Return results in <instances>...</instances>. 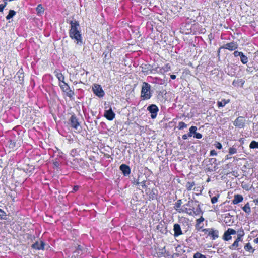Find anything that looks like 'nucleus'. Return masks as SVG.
I'll use <instances>...</instances> for the list:
<instances>
[{
	"label": "nucleus",
	"mask_w": 258,
	"mask_h": 258,
	"mask_svg": "<svg viewBox=\"0 0 258 258\" xmlns=\"http://www.w3.org/2000/svg\"><path fill=\"white\" fill-rule=\"evenodd\" d=\"M34 169V168L32 165H30L28 163L23 164L20 165V167H17L13 169L12 177L16 182H21L23 181L27 177V175Z\"/></svg>",
	"instance_id": "nucleus-1"
},
{
	"label": "nucleus",
	"mask_w": 258,
	"mask_h": 258,
	"mask_svg": "<svg viewBox=\"0 0 258 258\" xmlns=\"http://www.w3.org/2000/svg\"><path fill=\"white\" fill-rule=\"evenodd\" d=\"M71 29L70 31V37L72 39H74L76 41L77 43H79V42L81 43V36L77 30L76 26L78 25L76 22H71Z\"/></svg>",
	"instance_id": "nucleus-2"
},
{
	"label": "nucleus",
	"mask_w": 258,
	"mask_h": 258,
	"mask_svg": "<svg viewBox=\"0 0 258 258\" xmlns=\"http://www.w3.org/2000/svg\"><path fill=\"white\" fill-rule=\"evenodd\" d=\"M141 97L144 99H148L151 97L150 85L146 82H143V83Z\"/></svg>",
	"instance_id": "nucleus-3"
},
{
	"label": "nucleus",
	"mask_w": 258,
	"mask_h": 258,
	"mask_svg": "<svg viewBox=\"0 0 258 258\" xmlns=\"http://www.w3.org/2000/svg\"><path fill=\"white\" fill-rule=\"evenodd\" d=\"M94 93L98 97L103 96L104 93L101 86L98 84H94L92 87Z\"/></svg>",
	"instance_id": "nucleus-4"
},
{
	"label": "nucleus",
	"mask_w": 258,
	"mask_h": 258,
	"mask_svg": "<svg viewBox=\"0 0 258 258\" xmlns=\"http://www.w3.org/2000/svg\"><path fill=\"white\" fill-rule=\"evenodd\" d=\"M21 140H19L16 142L11 141L9 145V148L10 149L9 152L14 151L16 150L19 147L21 146Z\"/></svg>",
	"instance_id": "nucleus-5"
},
{
	"label": "nucleus",
	"mask_w": 258,
	"mask_h": 258,
	"mask_svg": "<svg viewBox=\"0 0 258 258\" xmlns=\"http://www.w3.org/2000/svg\"><path fill=\"white\" fill-rule=\"evenodd\" d=\"M245 119L242 116L238 117L234 122L235 126L239 128H243L244 126Z\"/></svg>",
	"instance_id": "nucleus-6"
},
{
	"label": "nucleus",
	"mask_w": 258,
	"mask_h": 258,
	"mask_svg": "<svg viewBox=\"0 0 258 258\" xmlns=\"http://www.w3.org/2000/svg\"><path fill=\"white\" fill-rule=\"evenodd\" d=\"M238 47V44L236 42H231L230 43H228L225 45L221 47L220 49H227L229 50H234Z\"/></svg>",
	"instance_id": "nucleus-7"
},
{
	"label": "nucleus",
	"mask_w": 258,
	"mask_h": 258,
	"mask_svg": "<svg viewBox=\"0 0 258 258\" xmlns=\"http://www.w3.org/2000/svg\"><path fill=\"white\" fill-rule=\"evenodd\" d=\"M70 120L71 125L73 128L76 130H79L81 128L80 124L75 116L72 115Z\"/></svg>",
	"instance_id": "nucleus-8"
},
{
	"label": "nucleus",
	"mask_w": 258,
	"mask_h": 258,
	"mask_svg": "<svg viewBox=\"0 0 258 258\" xmlns=\"http://www.w3.org/2000/svg\"><path fill=\"white\" fill-rule=\"evenodd\" d=\"M45 244L44 242L41 241L40 242L38 241H36L35 243H34L33 244H32V247L35 249H45Z\"/></svg>",
	"instance_id": "nucleus-9"
},
{
	"label": "nucleus",
	"mask_w": 258,
	"mask_h": 258,
	"mask_svg": "<svg viewBox=\"0 0 258 258\" xmlns=\"http://www.w3.org/2000/svg\"><path fill=\"white\" fill-rule=\"evenodd\" d=\"M15 78L16 82L21 84L23 82L24 79V74L22 71H18L16 76H15Z\"/></svg>",
	"instance_id": "nucleus-10"
},
{
	"label": "nucleus",
	"mask_w": 258,
	"mask_h": 258,
	"mask_svg": "<svg viewBox=\"0 0 258 258\" xmlns=\"http://www.w3.org/2000/svg\"><path fill=\"white\" fill-rule=\"evenodd\" d=\"M104 116L108 120H112L115 117V114L111 109L105 111Z\"/></svg>",
	"instance_id": "nucleus-11"
},
{
	"label": "nucleus",
	"mask_w": 258,
	"mask_h": 258,
	"mask_svg": "<svg viewBox=\"0 0 258 258\" xmlns=\"http://www.w3.org/2000/svg\"><path fill=\"white\" fill-rule=\"evenodd\" d=\"M120 169L125 176L128 175L130 173V168L129 166L126 165L122 164L120 166Z\"/></svg>",
	"instance_id": "nucleus-12"
},
{
	"label": "nucleus",
	"mask_w": 258,
	"mask_h": 258,
	"mask_svg": "<svg viewBox=\"0 0 258 258\" xmlns=\"http://www.w3.org/2000/svg\"><path fill=\"white\" fill-rule=\"evenodd\" d=\"M174 236L176 237L182 234V231L180 228V226L179 224H175L174 225Z\"/></svg>",
	"instance_id": "nucleus-13"
},
{
	"label": "nucleus",
	"mask_w": 258,
	"mask_h": 258,
	"mask_svg": "<svg viewBox=\"0 0 258 258\" xmlns=\"http://www.w3.org/2000/svg\"><path fill=\"white\" fill-rule=\"evenodd\" d=\"M243 198L241 195H235L232 201L234 204H237L242 201Z\"/></svg>",
	"instance_id": "nucleus-14"
},
{
	"label": "nucleus",
	"mask_w": 258,
	"mask_h": 258,
	"mask_svg": "<svg viewBox=\"0 0 258 258\" xmlns=\"http://www.w3.org/2000/svg\"><path fill=\"white\" fill-rule=\"evenodd\" d=\"M148 110L152 113H156L158 108L155 105H151L148 107Z\"/></svg>",
	"instance_id": "nucleus-15"
},
{
	"label": "nucleus",
	"mask_w": 258,
	"mask_h": 258,
	"mask_svg": "<svg viewBox=\"0 0 258 258\" xmlns=\"http://www.w3.org/2000/svg\"><path fill=\"white\" fill-rule=\"evenodd\" d=\"M131 203L132 205V208L134 210H137L138 206H139L141 205V202L140 201H139L137 203V201L133 199V200H132L131 201Z\"/></svg>",
	"instance_id": "nucleus-16"
},
{
	"label": "nucleus",
	"mask_w": 258,
	"mask_h": 258,
	"mask_svg": "<svg viewBox=\"0 0 258 258\" xmlns=\"http://www.w3.org/2000/svg\"><path fill=\"white\" fill-rule=\"evenodd\" d=\"M242 210L247 214H249L251 212V209L249 203H247L242 207Z\"/></svg>",
	"instance_id": "nucleus-17"
},
{
	"label": "nucleus",
	"mask_w": 258,
	"mask_h": 258,
	"mask_svg": "<svg viewBox=\"0 0 258 258\" xmlns=\"http://www.w3.org/2000/svg\"><path fill=\"white\" fill-rule=\"evenodd\" d=\"M230 102V100H225L223 99L221 101H218L217 104L219 107H223L226 104Z\"/></svg>",
	"instance_id": "nucleus-18"
},
{
	"label": "nucleus",
	"mask_w": 258,
	"mask_h": 258,
	"mask_svg": "<svg viewBox=\"0 0 258 258\" xmlns=\"http://www.w3.org/2000/svg\"><path fill=\"white\" fill-rule=\"evenodd\" d=\"M196 130H197L196 126H192L191 127H190V128H189V133L188 134V136L191 137L192 136V134H195V133H196Z\"/></svg>",
	"instance_id": "nucleus-19"
},
{
	"label": "nucleus",
	"mask_w": 258,
	"mask_h": 258,
	"mask_svg": "<svg viewBox=\"0 0 258 258\" xmlns=\"http://www.w3.org/2000/svg\"><path fill=\"white\" fill-rule=\"evenodd\" d=\"M230 234L228 233L227 230L225 232L224 235H223V239L226 241H228L230 239H231V236H230Z\"/></svg>",
	"instance_id": "nucleus-20"
},
{
	"label": "nucleus",
	"mask_w": 258,
	"mask_h": 258,
	"mask_svg": "<svg viewBox=\"0 0 258 258\" xmlns=\"http://www.w3.org/2000/svg\"><path fill=\"white\" fill-rule=\"evenodd\" d=\"M240 58H241V61L243 64H246L248 62V58L243 54L242 53V54L240 55Z\"/></svg>",
	"instance_id": "nucleus-21"
},
{
	"label": "nucleus",
	"mask_w": 258,
	"mask_h": 258,
	"mask_svg": "<svg viewBox=\"0 0 258 258\" xmlns=\"http://www.w3.org/2000/svg\"><path fill=\"white\" fill-rule=\"evenodd\" d=\"M80 165L84 169H87L89 167V165L87 162H85L84 161L82 160H80Z\"/></svg>",
	"instance_id": "nucleus-22"
},
{
	"label": "nucleus",
	"mask_w": 258,
	"mask_h": 258,
	"mask_svg": "<svg viewBox=\"0 0 258 258\" xmlns=\"http://www.w3.org/2000/svg\"><path fill=\"white\" fill-rule=\"evenodd\" d=\"M16 14V12L14 10H10L9 14L6 16V19L9 20L12 18Z\"/></svg>",
	"instance_id": "nucleus-23"
},
{
	"label": "nucleus",
	"mask_w": 258,
	"mask_h": 258,
	"mask_svg": "<svg viewBox=\"0 0 258 258\" xmlns=\"http://www.w3.org/2000/svg\"><path fill=\"white\" fill-rule=\"evenodd\" d=\"M249 147L252 149L258 148V142H257L255 141H252L250 144Z\"/></svg>",
	"instance_id": "nucleus-24"
},
{
	"label": "nucleus",
	"mask_w": 258,
	"mask_h": 258,
	"mask_svg": "<svg viewBox=\"0 0 258 258\" xmlns=\"http://www.w3.org/2000/svg\"><path fill=\"white\" fill-rule=\"evenodd\" d=\"M82 253L80 252V251H79V250H75L73 252V255L71 256V258H78L79 255H80Z\"/></svg>",
	"instance_id": "nucleus-25"
},
{
	"label": "nucleus",
	"mask_w": 258,
	"mask_h": 258,
	"mask_svg": "<svg viewBox=\"0 0 258 258\" xmlns=\"http://www.w3.org/2000/svg\"><path fill=\"white\" fill-rule=\"evenodd\" d=\"M244 249L247 251H250V250H252V251L251 252H253L254 251V250L252 249V246H251L249 243H247L245 245Z\"/></svg>",
	"instance_id": "nucleus-26"
},
{
	"label": "nucleus",
	"mask_w": 258,
	"mask_h": 258,
	"mask_svg": "<svg viewBox=\"0 0 258 258\" xmlns=\"http://www.w3.org/2000/svg\"><path fill=\"white\" fill-rule=\"evenodd\" d=\"M209 234L213 236V239H215V238H217L218 237V231H214V230H211L209 232Z\"/></svg>",
	"instance_id": "nucleus-27"
},
{
	"label": "nucleus",
	"mask_w": 258,
	"mask_h": 258,
	"mask_svg": "<svg viewBox=\"0 0 258 258\" xmlns=\"http://www.w3.org/2000/svg\"><path fill=\"white\" fill-rule=\"evenodd\" d=\"M195 185L194 182H188L187 183L186 187L188 190H192L193 186Z\"/></svg>",
	"instance_id": "nucleus-28"
},
{
	"label": "nucleus",
	"mask_w": 258,
	"mask_h": 258,
	"mask_svg": "<svg viewBox=\"0 0 258 258\" xmlns=\"http://www.w3.org/2000/svg\"><path fill=\"white\" fill-rule=\"evenodd\" d=\"M178 126L179 130H183L187 127V125L183 122H180Z\"/></svg>",
	"instance_id": "nucleus-29"
},
{
	"label": "nucleus",
	"mask_w": 258,
	"mask_h": 258,
	"mask_svg": "<svg viewBox=\"0 0 258 258\" xmlns=\"http://www.w3.org/2000/svg\"><path fill=\"white\" fill-rule=\"evenodd\" d=\"M194 258H206V256L201 254L200 253L197 252L194 255Z\"/></svg>",
	"instance_id": "nucleus-30"
},
{
	"label": "nucleus",
	"mask_w": 258,
	"mask_h": 258,
	"mask_svg": "<svg viewBox=\"0 0 258 258\" xmlns=\"http://www.w3.org/2000/svg\"><path fill=\"white\" fill-rule=\"evenodd\" d=\"M238 242H239L235 241L233 244L229 247V248L232 250L235 249L238 246Z\"/></svg>",
	"instance_id": "nucleus-31"
},
{
	"label": "nucleus",
	"mask_w": 258,
	"mask_h": 258,
	"mask_svg": "<svg viewBox=\"0 0 258 258\" xmlns=\"http://www.w3.org/2000/svg\"><path fill=\"white\" fill-rule=\"evenodd\" d=\"M170 69V66L169 64H167L164 67H163L161 70H163V72L168 71Z\"/></svg>",
	"instance_id": "nucleus-32"
},
{
	"label": "nucleus",
	"mask_w": 258,
	"mask_h": 258,
	"mask_svg": "<svg viewBox=\"0 0 258 258\" xmlns=\"http://www.w3.org/2000/svg\"><path fill=\"white\" fill-rule=\"evenodd\" d=\"M56 76L59 81L63 82L64 77L61 73H57Z\"/></svg>",
	"instance_id": "nucleus-33"
},
{
	"label": "nucleus",
	"mask_w": 258,
	"mask_h": 258,
	"mask_svg": "<svg viewBox=\"0 0 258 258\" xmlns=\"http://www.w3.org/2000/svg\"><path fill=\"white\" fill-rule=\"evenodd\" d=\"M193 213L196 215H200L202 213V211L201 210V209L199 207V205H198V208L196 211H193Z\"/></svg>",
	"instance_id": "nucleus-34"
},
{
	"label": "nucleus",
	"mask_w": 258,
	"mask_h": 258,
	"mask_svg": "<svg viewBox=\"0 0 258 258\" xmlns=\"http://www.w3.org/2000/svg\"><path fill=\"white\" fill-rule=\"evenodd\" d=\"M85 250H86V251H87V249L83 248V247L81 245H78L77 246V249L76 250H79V251H80V252L82 253V251Z\"/></svg>",
	"instance_id": "nucleus-35"
},
{
	"label": "nucleus",
	"mask_w": 258,
	"mask_h": 258,
	"mask_svg": "<svg viewBox=\"0 0 258 258\" xmlns=\"http://www.w3.org/2000/svg\"><path fill=\"white\" fill-rule=\"evenodd\" d=\"M7 162L6 161H4L2 158H0V167H3L6 165Z\"/></svg>",
	"instance_id": "nucleus-36"
},
{
	"label": "nucleus",
	"mask_w": 258,
	"mask_h": 258,
	"mask_svg": "<svg viewBox=\"0 0 258 258\" xmlns=\"http://www.w3.org/2000/svg\"><path fill=\"white\" fill-rule=\"evenodd\" d=\"M227 231L230 234V235H234L236 233V232L235 230L231 228H228Z\"/></svg>",
	"instance_id": "nucleus-37"
},
{
	"label": "nucleus",
	"mask_w": 258,
	"mask_h": 258,
	"mask_svg": "<svg viewBox=\"0 0 258 258\" xmlns=\"http://www.w3.org/2000/svg\"><path fill=\"white\" fill-rule=\"evenodd\" d=\"M219 195H218L217 196L213 197L211 199V202H212V203H213V204L216 203L217 202L218 198L219 197Z\"/></svg>",
	"instance_id": "nucleus-38"
},
{
	"label": "nucleus",
	"mask_w": 258,
	"mask_h": 258,
	"mask_svg": "<svg viewBox=\"0 0 258 258\" xmlns=\"http://www.w3.org/2000/svg\"><path fill=\"white\" fill-rule=\"evenodd\" d=\"M236 152V150L233 148H230L229 150V153L230 154L232 155L235 154Z\"/></svg>",
	"instance_id": "nucleus-39"
},
{
	"label": "nucleus",
	"mask_w": 258,
	"mask_h": 258,
	"mask_svg": "<svg viewBox=\"0 0 258 258\" xmlns=\"http://www.w3.org/2000/svg\"><path fill=\"white\" fill-rule=\"evenodd\" d=\"M204 219L203 217H201L199 219H197L196 221L197 224L196 225L197 226L199 225L200 223L204 221Z\"/></svg>",
	"instance_id": "nucleus-40"
},
{
	"label": "nucleus",
	"mask_w": 258,
	"mask_h": 258,
	"mask_svg": "<svg viewBox=\"0 0 258 258\" xmlns=\"http://www.w3.org/2000/svg\"><path fill=\"white\" fill-rule=\"evenodd\" d=\"M37 9L39 12H43L44 11V8L41 5H39L37 8Z\"/></svg>",
	"instance_id": "nucleus-41"
},
{
	"label": "nucleus",
	"mask_w": 258,
	"mask_h": 258,
	"mask_svg": "<svg viewBox=\"0 0 258 258\" xmlns=\"http://www.w3.org/2000/svg\"><path fill=\"white\" fill-rule=\"evenodd\" d=\"M66 93H67V95L70 97H72L74 95V92L70 90L67 91L66 92Z\"/></svg>",
	"instance_id": "nucleus-42"
},
{
	"label": "nucleus",
	"mask_w": 258,
	"mask_h": 258,
	"mask_svg": "<svg viewBox=\"0 0 258 258\" xmlns=\"http://www.w3.org/2000/svg\"><path fill=\"white\" fill-rule=\"evenodd\" d=\"M242 54V52H239V51H235L234 52V55L235 57H237V56H240Z\"/></svg>",
	"instance_id": "nucleus-43"
},
{
	"label": "nucleus",
	"mask_w": 258,
	"mask_h": 258,
	"mask_svg": "<svg viewBox=\"0 0 258 258\" xmlns=\"http://www.w3.org/2000/svg\"><path fill=\"white\" fill-rule=\"evenodd\" d=\"M195 137L197 139H201L202 137L201 134L196 133H195Z\"/></svg>",
	"instance_id": "nucleus-44"
},
{
	"label": "nucleus",
	"mask_w": 258,
	"mask_h": 258,
	"mask_svg": "<svg viewBox=\"0 0 258 258\" xmlns=\"http://www.w3.org/2000/svg\"><path fill=\"white\" fill-rule=\"evenodd\" d=\"M181 200H178L177 201V203H176L175 204V207L177 208H178L180 207V205H181Z\"/></svg>",
	"instance_id": "nucleus-45"
},
{
	"label": "nucleus",
	"mask_w": 258,
	"mask_h": 258,
	"mask_svg": "<svg viewBox=\"0 0 258 258\" xmlns=\"http://www.w3.org/2000/svg\"><path fill=\"white\" fill-rule=\"evenodd\" d=\"M147 67V65H145L144 66H142V71L144 72H148V69L147 68H146Z\"/></svg>",
	"instance_id": "nucleus-46"
},
{
	"label": "nucleus",
	"mask_w": 258,
	"mask_h": 258,
	"mask_svg": "<svg viewBox=\"0 0 258 258\" xmlns=\"http://www.w3.org/2000/svg\"><path fill=\"white\" fill-rule=\"evenodd\" d=\"M5 216V212L0 209V218H3Z\"/></svg>",
	"instance_id": "nucleus-47"
},
{
	"label": "nucleus",
	"mask_w": 258,
	"mask_h": 258,
	"mask_svg": "<svg viewBox=\"0 0 258 258\" xmlns=\"http://www.w3.org/2000/svg\"><path fill=\"white\" fill-rule=\"evenodd\" d=\"M62 87L65 92H67L69 90L68 86L66 84H64V86H62Z\"/></svg>",
	"instance_id": "nucleus-48"
},
{
	"label": "nucleus",
	"mask_w": 258,
	"mask_h": 258,
	"mask_svg": "<svg viewBox=\"0 0 258 258\" xmlns=\"http://www.w3.org/2000/svg\"><path fill=\"white\" fill-rule=\"evenodd\" d=\"M216 154H217V153H216V152L214 150H213L211 151L210 155L211 156L216 155Z\"/></svg>",
	"instance_id": "nucleus-49"
},
{
	"label": "nucleus",
	"mask_w": 258,
	"mask_h": 258,
	"mask_svg": "<svg viewBox=\"0 0 258 258\" xmlns=\"http://www.w3.org/2000/svg\"><path fill=\"white\" fill-rule=\"evenodd\" d=\"M216 147L218 148V149H221L222 148V145L220 143H217V144H216Z\"/></svg>",
	"instance_id": "nucleus-50"
},
{
	"label": "nucleus",
	"mask_w": 258,
	"mask_h": 258,
	"mask_svg": "<svg viewBox=\"0 0 258 258\" xmlns=\"http://www.w3.org/2000/svg\"><path fill=\"white\" fill-rule=\"evenodd\" d=\"M5 6H6V5H3L2 4L0 5V12H2L3 11V10L4 8H5Z\"/></svg>",
	"instance_id": "nucleus-51"
},
{
	"label": "nucleus",
	"mask_w": 258,
	"mask_h": 258,
	"mask_svg": "<svg viewBox=\"0 0 258 258\" xmlns=\"http://www.w3.org/2000/svg\"><path fill=\"white\" fill-rule=\"evenodd\" d=\"M53 164L56 167H58L59 165V163L57 161L54 162Z\"/></svg>",
	"instance_id": "nucleus-52"
},
{
	"label": "nucleus",
	"mask_w": 258,
	"mask_h": 258,
	"mask_svg": "<svg viewBox=\"0 0 258 258\" xmlns=\"http://www.w3.org/2000/svg\"><path fill=\"white\" fill-rule=\"evenodd\" d=\"M187 213L190 215H192L193 213V211L191 210V209H188V211H187Z\"/></svg>",
	"instance_id": "nucleus-53"
},
{
	"label": "nucleus",
	"mask_w": 258,
	"mask_h": 258,
	"mask_svg": "<svg viewBox=\"0 0 258 258\" xmlns=\"http://www.w3.org/2000/svg\"><path fill=\"white\" fill-rule=\"evenodd\" d=\"M188 137H189V136H188V135H186V134H184V135H183L182 136V138H183L184 140H186V139H187Z\"/></svg>",
	"instance_id": "nucleus-54"
},
{
	"label": "nucleus",
	"mask_w": 258,
	"mask_h": 258,
	"mask_svg": "<svg viewBox=\"0 0 258 258\" xmlns=\"http://www.w3.org/2000/svg\"><path fill=\"white\" fill-rule=\"evenodd\" d=\"M78 188L79 187L78 186H75L73 188L74 191H77Z\"/></svg>",
	"instance_id": "nucleus-55"
},
{
	"label": "nucleus",
	"mask_w": 258,
	"mask_h": 258,
	"mask_svg": "<svg viewBox=\"0 0 258 258\" xmlns=\"http://www.w3.org/2000/svg\"><path fill=\"white\" fill-rule=\"evenodd\" d=\"M254 203L258 206V198L253 200Z\"/></svg>",
	"instance_id": "nucleus-56"
},
{
	"label": "nucleus",
	"mask_w": 258,
	"mask_h": 258,
	"mask_svg": "<svg viewBox=\"0 0 258 258\" xmlns=\"http://www.w3.org/2000/svg\"><path fill=\"white\" fill-rule=\"evenodd\" d=\"M170 77L172 79H175L176 77V75H171Z\"/></svg>",
	"instance_id": "nucleus-57"
},
{
	"label": "nucleus",
	"mask_w": 258,
	"mask_h": 258,
	"mask_svg": "<svg viewBox=\"0 0 258 258\" xmlns=\"http://www.w3.org/2000/svg\"><path fill=\"white\" fill-rule=\"evenodd\" d=\"M241 240V238L240 237H237L236 240L235 241L239 242Z\"/></svg>",
	"instance_id": "nucleus-58"
},
{
	"label": "nucleus",
	"mask_w": 258,
	"mask_h": 258,
	"mask_svg": "<svg viewBox=\"0 0 258 258\" xmlns=\"http://www.w3.org/2000/svg\"><path fill=\"white\" fill-rule=\"evenodd\" d=\"M254 242L256 243H258V237L254 239Z\"/></svg>",
	"instance_id": "nucleus-59"
},
{
	"label": "nucleus",
	"mask_w": 258,
	"mask_h": 258,
	"mask_svg": "<svg viewBox=\"0 0 258 258\" xmlns=\"http://www.w3.org/2000/svg\"><path fill=\"white\" fill-rule=\"evenodd\" d=\"M242 236V235H240V234H239V235H238V237H240V238H241Z\"/></svg>",
	"instance_id": "nucleus-60"
},
{
	"label": "nucleus",
	"mask_w": 258,
	"mask_h": 258,
	"mask_svg": "<svg viewBox=\"0 0 258 258\" xmlns=\"http://www.w3.org/2000/svg\"><path fill=\"white\" fill-rule=\"evenodd\" d=\"M151 116L152 118H154L155 117V116H154V115H153V114H152Z\"/></svg>",
	"instance_id": "nucleus-61"
},
{
	"label": "nucleus",
	"mask_w": 258,
	"mask_h": 258,
	"mask_svg": "<svg viewBox=\"0 0 258 258\" xmlns=\"http://www.w3.org/2000/svg\"><path fill=\"white\" fill-rule=\"evenodd\" d=\"M240 82H241V83H242V84H243V83H244V82H243V81L242 80H240Z\"/></svg>",
	"instance_id": "nucleus-62"
},
{
	"label": "nucleus",
	"mask_w": 258,
	"mask_h": 258,
	"mask_svg": "<svg viewBox=\"0 0 258 258\" xmlns=\"http://www.w3.org/2000/svg\"><path fill=\"white\" fill-rule=\"evenodd\" d=\"M212 160H214L215 161H216V159H212Z\"/></svg>",
	"instance_id": "nucleus-63"
}]
</instances>
